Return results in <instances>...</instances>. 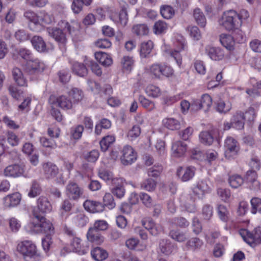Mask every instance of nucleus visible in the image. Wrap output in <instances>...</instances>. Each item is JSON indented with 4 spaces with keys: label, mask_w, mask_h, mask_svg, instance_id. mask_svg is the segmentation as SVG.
Returning <instances> with one entry per match:
<instances>
[{
    "label": "nucleus",
    "mask_w": 261,
    "mask_h": 261,
    "mask_svg": "<svg viewBox=\"0 0 261 261\" xmlns=\"http://www.w3.org/2000/svg\"><path fill=\"white\" fill-rule=\"evenodd\" d=\"M74 23H69L66 20H61L59 27H47L46 31L49 37L58 43L59 46L64 47L67 42L68 34L72 35L76 29Z\"/></svg>",
    "instance_id": "1"
},
{
    "label": "nucleus",
    "mask_w": 261,
    "mask_h": 261,
    "mask_svg": "<svg viewBox=\"0 0 261 261\" xmlns=\"http://www.w3.org/2000/svg\"><path fill=\"white\" fill-rule=\"evenodd\" d=\"M242 16L236 11L229 10L223 13L219 20V23L227 31H237L236 39L241 41L243 40L242 32L239 30L242 23Z\"/></svg>",
    "instance_id": "2"
},
{
    "label": "nucleus",
    "mask_w": 261,
    "mask_h": 261,
    "mask_svg": "<svg viewBox=\"0 0 261 261\" xmlns=\"http://www.w3.org/2000/svg\"><path fill=\"white\" fill-rule=\"evenodd\" d=\"M24 16L30 22L29 27L30 30L35 32L40 31L43 25H54L56 23L54 16L44 11L36 14L32 11H27L24 13Z\"/></svg>",
    "instance_id": "3"
},
{
    "label": "nucleus",
    "mask_w": 261,
    "mask_h": 261,
    "mask_svg": "<svg viewBox=\"0 0 261 261\" xmlns=\"http://www.w3.org/2000/svg\"><path fill=\"white\" fill-rule=\"evenodd\" d=\"M33 215L35 219L30 223L31 230L36 233H43L46 235H52L55 233L53 224L44 217L37 214L36 210H33Z\"/></svg>",
    "instance_id": "4"
},
{
    "label": "nucleus",
    "mask_w": 261,
    "mask_h": 261,
    "mask_svg": "<svg viewBox=\"0 0 261 261\" xmlns=\"http://www.w3.org/2000/svg\"><path fill=\"white\" fill-rule=\"evenodd\" d=\"M17 251L22 256L25 261H41V256L38 252L36 244L32 241L25 240L19 242Z\"/></svg>",
    "instance_id": "5"
},
{
    "label": "nucleus",
    "mask_w": 261,
    "mask_h": 261,
    "mask_svg": "<svg viewBox=\"0 0 261 261\" xmlns=\"http://www.w3.org/2000/svg\"><path fill=\"white\" fill-rule=\"evenodd\" d=\"M146 71L152 77L158 79L162 76L169 77L173 73V70L171 67L158 63L151 65Z\"/></svg>",
    "instance_id": "6"
},
{
    "label": "nucleus",
    "mask_w": 261,
    "mask_h": 261,
    "mask_svg": "<svg viewBox=\"0 0 261 261\" xmlns=\"http://www.w3.org/2000/svg\"><path fill=\"white\" fill-rule=\"evenodd\" d=\"M240 233L244 240L251 247L261 244V227L255 228L251 232L247 229H242Z\"/></svg>",
    "instance_id": "7"
},
{
    "label": "nucleus",
    "mask_w": 261,
    "mask_h": 261,
    "mask_svg": "<svg viewBox=\"0 0 261 261\" xmlns=\"http://www.w3.org/2000/svg\"><path fill=\"white\" fill-rule=\"evenodd\" d=\"M225 156L228 160L235 158L240 150L238 141L231 137H227L224 143Z\"/></svg>",
    "instance_id": "8"
},
{
    "label": "nucleus",
    "mask_w": 261,
    "mask_h": 261,
    "mask_svg": "<svg viewBox=\"0 0 261 261\" xmlns=\"http://www.w3.org/2000/svg\"><path fill=\"white\" fill-rule=\"evenodd\" d=\"M44 63L38 59H32L27 62L25 71L30 75H37L44 70Z\"/></svg>",
    "instance_id": "9"
},
{
    "label": "nucleus",
    "mask_w": 261,
    "mask_h": 261,
    "mask_svg": "<svg viewBox=\"0 0 261 261\" xmlns=\"http://www.w3.org/2000/svg\"><path fill=\"white\" fill-rule=\"evenodd\" d=\"M66 194L69 199L77 201L84 196V190L76 183L70 182L66 187Z\"/></svg>",
    "instance_id": "10"
},
{
    "label": "nucleus",
    "mask_w": 261,
    "mask_h": 261,
    "mask_svg": "<svg viewBox=\"0 0 261 261\" xmlns=\"http://www.w3.org/2000/svg\"><path fill=\"white\" fill-rule=\"evenodd\" d=\"M120 160L123 165L127 166L134 163L137 160V153L129 145H125L121 150Z\"/></svg>",
    "instance_id": "11"
},
{
    "label": "nucleus",
    "mask_w": 261,
    "mask_h": 261,
    "mask_svg": "<svg viewBox=\"0 0 261 261\" xmlns=\"http://www.w3.org/2000/svg\"><path fill=\"white\" fill-rule=\"evenodd\" d=\"M195 173V168L192 166L180 167L176 171V175L178 178L182 182H186L191 180Z\"/></svg>",
    "instance_id": "12"
},
{
    "label": "nucleus",
    "mask_w": 261,
    "mask_h": 261,
    "mask_svg": "<svg viewBox=\"0 0 261 261\" xmlns=\"http://www.w3.org/2000/svg\"><path fill=\"white\" fill-rule=\"evenodd\" d=\"M24 166L13 164L7 166L4 170V174L6 177H17L23 175Z\"/></svg>",
    "instance_id": "13"
},
{
    "label": "nucleus",
    "mask_w": 261,
    "mask_h": 261,
    "mask_svg": "<svg viewBox=\"0 0 261 261\" xmlns=\"http://www.w3.org/2000/svg\"><path fill=\"white\" fill-rule=\"evenodd\" d=\"M11 72L12 79L17 86L23 87H28V80L20 68L14 67L12 68Z\"/></svg>",
    "instance_id": "14"
},
{
    "label": "nucleus",
    "mask_w": 261,
    "mask_h": 261,
    "mask_svg": "<svg viewBox=\"0 0 261 261\" xmlns=\"http://www.w3.org/2000/svg\"><path fill=\"white\" fill-rule=\"evenodd\" d=\"M205 54L213 60L220 61L224 56L223 50L218 47L207 45L205 47Z\"/></svg>",
    "instance_id": "15"
},
{
    "label": "nucleus",
    "mask_w": 261,
    "mask_h": 261,
    "mask_svg": "<svg viewBox=\"0 0 261 261\" xmlns=\"http://www.w3.org/2000/svg\"><path fill=\"white\" fill-rule=\"evenodd\" d=\"M111 19L115 23L124 27L127 23L128 17L126 9L125 7H122L119 13H112L110 16Z\"/></svg>",
    "instance_id": "16"
},
{
    "label": "nucleus",
    "mask_w": 261,
    "mask_h": 261,
    "mask_svg": "<svg viewBox=\"0 0 261 261\" xmlns=\"http://www.w3.org/2000/svg\"><path fill=\"white\" fill-rule=\"evenodd\" d=\"M52 209V206L48 199L44 196H40L37 201V209H34L37 212L41 213L49 212Z\"/></svg>",
    "instance_id": "17"
},
{
    "label": "nucleus",
    "mask_w": 261,
    "mask_h": 261,
    "mask_svg": "<svg viewBox=\"0 0 261 261\" xmlns=\"http://www.w3.org/2000/svg\"><path fill=\"white\" fill-rule=\"evenodd\" d=\"M83 206L86 211L92 213L102 212L104 210L103 204L90 200H86Z\"/></svg>",
    "instance_id": "18"
},
{
    "label": "nucleus",
    "mask_w": 261,
    "mask_h": 261,
    "mask_svg": "<svg viewBox=\"0 0 261 261\" xmlns=\"http://www.w3.org/2000/svg\"><path fill=\"white\" fill-rule=\"evenodd\" d=\"M244 113L241 111H237L231 118L232 127L240 130L244 127L245 124Z\"/></svg>",
    "instance_id": "19"
},
{
    "label": "nucleus",
    "mask_w": 261,
    "mask_h": 261,
    "mask_svg": "<svg viewBox=\"0 0 261 261\" xmlns=\"http://www.w3.org/2000/svg\"><path fill=\"white\" fill-rule=\"evenodd\" d=\"M21 196L20 193L16 192L8 195L4 198V204L6 207H14L20 203Z\"/></svg>",
    "instance_id": "20"
},
{
    "label": "nucleus",
    "mask_w": 261,
    "mask_h": 261,
    "mask_svg": "<svg viewBox=\"0 0 261 261\" xmlns=\"http://www.w3.org/2000/svg\"><path fill=\"white\" fill-rule=\"evenodd\" d=\"M34 48L40 53L47 51L46 44L43 38L39 36H34L31 40Z\"/></svg>",
    "instance_id": "21"
},
{
    "label": "nucleus",
    "mask_w": 261,
    "mask_h": 261,
    "mask_svg": "<svg viewBox=\"0 0 261 261\" xmlns=\"http://www.w3.org/2000/svg\"><path fill=\"white\" fill-rule=\"evenodd\" d=\"M53 98L55 99L53 102V103H57V106L62 109L69 110L71 109L72 107V101L66 96L61 95L56 98H55L54 97H53ZM51 99L52 97H50V100H51Z\"/></svg>",
    "instance_id": "22"
},
{
    "label": "nucleus",
    "mask_w": 261,
    "mask_h": 261,
    "mask_svg": "<svg viewBox=\"0 0 261 261\" xmlns=\"http://www.w3.org/2000/svg\"><path fill=\"white\" fill-rule=\"evenodd\" d=\"M159 247L161 252L166 255L171 254L176 249L175 245L170 240L166 239L160 241Z\"/></svg>",
    "instance_id": "23"
},
{
    "label": "nucleus",
    "mask_w": 261,
    "mask_h": 261,
    "mask_svg": "<svg viewBox=\"0 0 261 261\" xmlns=\"http://www.w3.org/2000/svg\"><path fill=\"white\" fill-rule=\"evenodd\" d=\"M210 191V187L205 181H199L193 188V192L199 197H202L205 193Z\"/></svg>",
    "instance_id": "24"
},
{
    "label": "nucleus",
    "mask_w": 261,
    "mask_h": 261,
    "mask_svg": "<svg viewBox=\"0 0 261 261\" xmlns=\"http://www.w3.org/2000/svg\"><path fill=\"white\" fill-rule=\"evenodd\" d=\"M44 175L46 178H54L58 173V168L55 164L48 162L43 165Z\"/></svg>",
    "instance_id": "25"
},
{
    "label": "nucleus",
    "mask_w": 261,
    "mask_h": 261,
    "mask_svg": "<svg viewBox=\"0 0 261 261\" xmlns=\"http://www.w3.org/2000/svg\"><path fill=\"white\" fill-rule=\"evenodd\" d=\"M187 149V144L180 141H177L173 143L172 150L173 155L176 157L182 156Z\"/></svg>",
    "instance_id": "26"
},
{
    "label": "nucleus",
    "mask_w": 261,
    "mask_h": 261,
    "mask_svg": "<svg viewBox=\"0 0 261 261\" xmlns=\"http://www.w3.org/2000/svg\"><path fill=\"white\" fill-rule=\"evenodd\" d=\"M87 238L89 241L97 244H100L104 241L103 237L99 232L92 227L89 229L87 233Z\"/></svg>",
    "instance_id": "27"
},
{
    "label": "nucleus",
    "mask_w": 261,
    "mask_h": 261,
    "mask_svg": "<svg viewBox=\"0 0 261 261\" xmlns=\"http://www.w3.org/2000/svg\"><path fill=\"white\" fill-rule=\"evenodd\" d=\"M96 60L105 67L110 66L113 63V60L109 54L102 52H96L94 54Z\"/></svg>",
    "instance_id": "28"
},
{
    "label": "nucleus",
    "mask_w": 261,
    "mask_h": 261,
    "mask_svg": "<svg viewBox=\"0 0 261 261\" xmlns=\"http://www.w3.org/2000/svg\"><path fill=\"white\" fill-rule=\"evenodd\" d=\"M91 254L92 258L96 261H102L108 257V252L99 247L93 248L91 251Z\"/></svg>",
    "instance_id": "29"
},
{
    "label": "nucleus",
    "mask_w": 261,
    "mask_h": 261,
    "mask_svg": "<svg viewBox=\"0 0 261 261\" xmlns=\"http://www.w3.org/2000/svg\"><path fill=\"white\" fill-rule=\"evenodd\" d=\"M220 41L222 45L226 49L231 50L233 49L234 41L230 35L222 34L220 36Z\"/></svg>",
    "instance_id": "30"
},
{
    "label": "nucleus",
    "mask_w": 261,
    "mask_h": 261,
    "mask_svg": "<svg viewBox=\"0 0 261 261\" xmlns=\"http://www.w3.org/2000/svg\"><path fill=\"white\" fill-rule=\"evenodd\" d=\"M71 69L73 73L81 77H84L88 74V70L85 65L78 62L73 63Z\"/></svg>",
    "instance_id": "31"
},
{
    "label": "nucleus",
    "mask_w": 261,
    "mask_h": 261,
    "mask_svg": "<svg viewBox=\"0 0 261 261\" xmlns=\"http://www.w3.org/2000/svg\"><path fill=\"white\" fill-rule=\"evenodd\" d=\"M70 247L72 251L77 252L80 254H84L86 252L82 244L81 239L78 237L72 239L70 243Z\"/></svg>",
    "instance_id": "32"
},
{
    "label": "nucleus",
    "mask_w": 261,
    "mask_h": 261,
    "mask_svg": "<svg viewBox=\"0 0 261 261\" xmlns=\"http://www.w3.org/2000/svg\"><path fill=\"white\" fill-rule=\"evenodd\" d=\"M193 17L196 23L201 28H204L206 24V17L199 8H196L193 10Z\"/></svg>",
    "instance_id": "33"
},
{
    "label": "nucleus",
    "mask_w": 261,
    "mask_h": 261,
    "mask_svg": "<svg viewBox=\"0 0 261 261\" xmlns=\"http://www.w3.org/2000/svg\"><path fill=\"white\" fill-rule=\"evenodd\" d=\"M163 125L167 128L174 130L180 128L179 121L173 118H166L163 120Z\"/></svg>",
    "instance_id": "34"
},
{
    "label": "nucleus",
    "mask_w": 261,
    "mask_h": 261,
    "mask_svg": "<svg viewBox=\"0 0 261 261\" xmlns=\"http://www.w3.org/2000/svg\"><path fill=\"white\" fill-rule=\"evenodd\" d=\"M168 28V24L163 20L156 21L153 26V32L156 35L165 33Z\"/></svg>",
    "instance_id": "35"
},
{
    "label": "nucleus",
    "mask_w": 261,
    "mask_h": 261,
    "mask_svg": "<svg viewBox=\"0 0 261 261\" xmlns=\"http://www.w3.org/2000/svg\"><path fill=\"white\" fill-rule=\"evenodd\" d=\"M149 30L145 24H138L134 25L132 28V32L137 36L147 35Z\"/></svg>",
    "instance_id": "36"
},
{
    "label": "nucleus",
    "mask_w": 261,
    "mask_h": 261,
    "mask_svg": "<svg viewBox=\"0 0 261 261\" xmlns=\"http://www.w3.org/2000/svg\"><path fill=\"white\" fill-rule=\"evenodd\" d=\"M153 46V42L151 41L143 42L140 47V56L143 58L147 57L150 54Z\"/></svg>",
    "instance_id": "37"
},
{
    "label": "nucleus",
    "mask_w": 261,
    "mask_h": 261,
    "mask_svg": "<svg viewBox=\"0 0 261 261\" xmlns=\"http://www.w3.org/2000/svg\"><path fill=\"white\" fill-rule=\"evenodd\" d=\"M115 141V138L114 136L108 135L104 137L99 142L101 150L104 152L107 151Z\"/></svg>",
    "instance_id": "38"
},
{
    "label": "nucleus",
    "mask_w": 261,
    "mask_h": 261,
    "mask_svg": "<svg viewBox=\"0 0 261 261\" xmlns=\"http://www.w3.org/2000/svg\"><path fill=\"white\" fill-rule=\"evenodd\" d=\"M42 191L40 184L34 180L32 182L30 191L28 193L29 197L31 198H34L37 196L40 195Z\"/></svg>",
    "instance_id": "39"
},
{
    "label": "nucleus",
    "mask_w": 261,
    "mask_h": 261,
    "mask_svg": "<svg viewBox=\"0 0 261 261\" xmlns=\"http://www.w3.org/2000/svg\"><path fill=\"white\" fill-rule=\"evenodd\" d=\"M203 245V242L198 238H192L187 241V247L193 251L200 249Z\"/></svg>",
    "instance_id": "40"
},
{
    "label": "nucleus",
    "mask_w": 261,
    "mask_h": 261,
    "mask_svg": "<svg viewBox=\"0 0 261 261\" xmlns=\"http://www.w3.org/2000/svg\"><path fill=\"white\" fill-rule=\"evenodd\" d=\"M199 139L201 143L206 145H211L214 140L212 134L208 131L201 132L199 134Z\"/></svg>",
    "instance_id": "41"
},
{
    "label": "nucleus",
    "mask_w": 261,
    "mask_h": 261,
    "mask_svg": "<svg viewBox=\"0 0 261 261\" xmlns=\"http://www.w3.org/2000/svg\"><path fill=\"white\" fill-rule=\"evenodd\" d=\"M88 221V218L83 213H78L73 218V222L80 227L85 226Z\"/></svg>",
    "instance_id": "42"
},
{
    "label": "nucleus",
    "mask_w": 261,
    "mask_h": 261,
    "mask_svg": "<svg viewBox=\"0 0 261 261\" xmlns=\"http://www.w3.org/2000/svg\"><path fill=\"white\" fill-rule=\"evenodd\" d=\"M145 92L148 96L154 98L158 97L161 94L160 89L158 87L151 84L146 87Z\"/></svg>",
    "instance_id": "43"
},
{
    "label": "nucleus",
    "mask_w": 261,
    "mask_h": 261,
    "mask_svg": "<svg viewBox=\"0 0 261 261\" xmlns=\"http://www.w3.org/2000/svg\"><path fill=\"white\" fill-rule=\"evenodd\" d=\"M217 212L220 220L226 222L228 220L229 211L226 206L219 204L217 206Z\"/></svg>",
    "instance_id": "44"
},
{
    "label": "nucleus",
    "mask_w": 261,
    "mask_h": 261,
    "mask_svg": "<svg viewBox=\"0 0 261 261\" xmlns=\"http://www.w3.org/2000/svg\"><path fill=\"white\" fill-rule=\"evenodd\" d=\"M228 181L232 188H237L243 184L244 179L240 175L234 174L229 177Z\"/></svg>",
    "instance_id": "45"
},
{
    "label": "nucleus",
    "mask_w": 261,
    "mask_h": 261,
    "mask_svg": "<svg viewBox=\"0 0 261 261\" xmlns=\"http://www.w3.org/2000/svg\"><path fill=\"white\" fill-rule=\"evenodd\" d=\"M231 109V105L229 102H225L222 100H219L216 103V110L220 113H226Z\"/></svg>",
    "instance_id": "46"
},
{
    "label": "nucleus",
    "mask_w": 261,
    "mask_h": 261,
    "mask_svg": "<svg viewBox=\"0 0 261 261\" xmlns=\"http://www.w3.org/2000/svg\"><path fill=\"white\" fill-rule=\"evenodd\" d=\"M139 101L142 106L149 111H152L155 108L154 103L143 95H140Z\"/></svg>",
    "instance_id": "47"
},
{
    "label": "nucleus",
    "mask_w": 261,
    "mask_h": 261,
    "mask_svg": "<svg viewBox=\"0 0 261 261\" xmlns=\"http://www.w3.org/2000/svg\"><path fill=\"white\" fill-rule=\"evenodd\" d=\"M202 109L205 112L207 111L212 105V98L207 94H204L200 99Z\"/></svg>",
    "instance_id": "48"
},
{
    "label": "nucleus",
    "mask_w": 261,
    "mask_h": 261,
    "mask_svg": "<svg viewBox=\"0 0 261 261\" xmlns=\"http://www.w3.org/2000/svg\"><path fill=\"white\" fill-rule=\"evenodd\" d=\"M160 12L165 19H170L174 15V10L170 6H164L161 8Z\"/></svg>",
    "instance_id": "49"
},
{
    "label": "nucleus",
    "mask_w": 261,
    "mask_h": 261,
    "mask_svg": "<svg viewBox=\"0 0 261 261\" xmlns=\"http://www.w3.org/2000/svg\"><path fill=\"white\" fill-rule=\"evenodd\" d=\"M68 94L69 96L73 99L75 102L81 100L84 97L82 91L77 88H72L68 91Z\"/></svg>",
    "instance_id": "50"
},
{
    "label": "nucleus",
    "mask_w": 261,
    "mask_h": 261,
    "mask_svg": "<svg viewBox=\"0 0 261 261\" xmlns=\"http://www.w3.org/2000/svg\"><path fill=\"white\" fill-rule=\"evenodd\" d=\"M156 186V182L154 179L148 178L144 180L141 184L142 189L148 191H152L155 190Z\"/></svg>",
    "instance_id": "51"
},
{
    "label": "nucleus",
    "mask_w": 261,
    "mask_h": 261,
    "mask_svg": "<svg viewBox=\"0 0 261 261\" xmlns=\"http://www.w3.org/2000/svg\"><path fill=\"white\" fill-rule=\"evenodd\" d=\"M190 36L195 40H199L201 38V34L198 28L196 26L190 25L187 28Z\"/></svg>",
    "instance_id": "52"
},
{
    "label": "nucleus",
    "mask_w": 261,
    "mask_h": 261,
    "mask_svg": "<svg viewBox=\"0 0 261 261\" xmlns=\"http://www.w3.org/2000/svg\"><path fill=\"white\" fill-rule=\"evenodd\" d=\"M181 48L180 49H178L176 50H174V51H172L171 53V56L172 57L174 58V59L176 61L177 64L180 66L182 63V58L179 52L181 50H184L186 47V44H185L184 43H181L180 44Z\"/></svg>",
    "instance_id": "53"
},
{
    "label": "nucleus",
    "mask_w": 261,
    "mask_h": 261,
    "mask_svg": "<svg viewBox=\"0 0 261 261\" xmlns=\"http://www.w3.org/2000/svg\"><path fill=\"white\" fill-rule=\"evenodd\" d=\"M99 153L97 150L93 149L84 154V159L89 162L94 163L99 158Z\"/></svg>",
    "instance_id": "54"
},
{
    "label": "nucleus",
    "mask_w": 261,
    "mask_h": 261,
    "mask_svg": "<svg viewBox=\"0 0 261 261\" xmlns=\"http://www.w3.org/2000/svg\"><path fill=\"white\" fill-rule=\"evenodd\" d=\"M251 213L255 214L257 212L261 213V199L258 197L252 198L250 201Z\"/></svg>",
    "instance_id": "55"
},
{
    "label": "nucleus",
    "mask_w": 261,
    "mask_h": 261,
    "mask_svg": "<svg viewBox=\"0 0 261 261\" xmlns=\"http://www.w3.org/2000/svg\"><path fill=\"white\" fill-rule=\"evenodd\" d=\"M103 206L108 207L109 209L113 208L115 205V202L113 195L110 193H106L103 198Z\"/></svg>",
    "instance_id": "56"
},
{
    "label": "nucleus",
    "mask_w": 261,
    "mask_h": 261,
    "mask_svg": "<svg viewBox=\"0 0 261 261\" xmlns=\"http://www.w3.org/2000/svg\"><path fill=\"white\" fill-rule=\"evenodd\" d=\"M139 196L143 204L147 207H151L153 205V200L148 194L142 192Z\"/></svg>",
    "instance_id": "57"
},
{
    "label": "nucleus",
    "mask_w": 261,
    "mask_h": 261,
    "mask_svg": "<svg viewBox=\"0 0 261 261\" xmlns=\"http://www.w3.org/2000/svg\"><path fill=\"white\" fill-rule=\"evenodd\" d=\"M40 142L42 146L45 148L55 149L57 147V144L54 140L44 137L40 138Z\"/></svg>",
    "instance_id": "58"
},
{
    "label": "nucleus",
    "mask_w": 261,
    "mask_h": 261,
    "mask_svg": "<svg viewBox=\"0 0 261 261\" xmlns=\"http://www.w3.org/2000/svg\"><path fill=\"white\" fill-rule=\"evenodd\" d=\"M170 236L179 242H182L187 239L186 234L178 231L171 230L170 232Z\"/></svg>",
    "instance_id": "59"
},
{
    "label": "nucleus",
    "mask_w": 261,
    "mask_h": 261,
    "mask_svg": "<svg viewBox=\"0 0 261 261\" xmlns=\"http://www.w3.org/2000/svg\"><path fill=\"white\" fill-rule=\"evenodd\" d=\"M172 221L173 223L181 228H186L190 224L189 221L182 217H175L172 219Z\"/></svg>",
    "instance_id": "60"
},
{
    "label": "nucleus",
    "mask_w": 261,
    "mask_h": 261,
    "mask_svg": "<svg viewBox=\"0 0 261 261\" xmlns=\"http://www.w3.org/2000/svg\"><path fill=\"white\" fill-rule=\"evenodd\" d=\"M141 134V128L139 126L135 125L128 131L127 137L133 140L140 136Z\"/></svg>",
    "instance_id": "61"
},
{
    "label": "nucleus",
    "mask_w": 261,
    "mask_h": 261,
    "mask_svg": "<svg viewBox=\"0 0 261 261\" xmlns=\"http://www.w3.org/2000/svg\"><path fill=\"white\" fill-rule=\"evenodd\" d=\"M7 141L12 146H17L19 143V139L15 134L11 131H8L6 134Z\"/></svg>",
    "instance_id": "62"
},
{
    "label": "nucleus",
    "mask_w": 261,
    "mask_h": 261,
    "mask_svg": "<svg viewBox=\"0 0 261 261\" xmlns=\"http://www.w3.org/2000/svg\"><path fill=\"white\" fill-rule=\"evenodd\" d=\"M163 170V168L161 165H154L148 170V175L149 176L153 177H158Z\"/></svg>",
    "instance_id": "63"
},
{
    "label": "nucleus",
    "mask_w": 261,
    "mask_h": 261,
    "mask_svg": "<svg viewBox=\"0 0 261 261\" xmlns=\"http://www.w3.org/2000/svg\"><path fill=\"white\" fill-rule=\"evenodd\" d=\"M84 127L82 125H78L71 129V133L72 137L74 139H79L82 136Z\"/></svg>",
    "instance_id": "64"
}]
</instances>
